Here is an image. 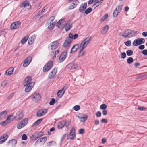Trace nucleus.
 <instances>
[{
	"label": "nucleus",
	"mask_w": 147,
	"mask_h": 147,
	"mask_svg": "<svg viewBox=\"0 0 147 147\" xmlns=\"http://www.w3.org/2000/svg\"><path fill=\"white\" fill-rule=\"evenodd\" d=\"M92 39L91 36L88 37L84 40L80 44L79 51L78 53L77 57L78 58L83 57L84 55L85 51L83 50L87 47V45L90 42Z\"/></svg>",
	"instance_id": "obj_1"
},
{
	"label": "nucleus",
	"mask_w": 147,
	"mask_h": 147,
	"mask_svg": "<svg viewBox=\"0 0 147 147\" xmlns=\"http://www.w3.org/2000/svg\"><path fill=\"white\" fill-rule=\"evenodd\" d=\"M32 79L30 77H27L25 79L24 83V86L25 87V90L26 92H29L34 85V82H31Z\"/></svg>",
	"instance_id": "obj_2"
},
{
	"label": "nucleus",
	"mask_w": 147,
	"mask_h": 147,
	"mask_svg": "<svg viewBox=\"0 0 147 147\" xmlns=\"http://www.w3.org/2000/svg\"><path fill=\"white\" fill-rule=\"evenodd\" d=\"M12 115L13 117H11L12 120L15 119L16 121H19L22 119L24 115V113L22 111L15 112Z\"/></svg>",
	"instance_id": "obj_3"
},
{
	"label": "nucleus",
	"mask_w": 147,
	"mask_h": 147,
	"mask_svg": "<svg viewBox=\"0 0 147 147\" xmlns=\"http://www.w3.org/2000/svg\"><path fill=\"white\" fill-rule=\"evenodd\" d=\"M137 34V32H135L134 31L130 30H127L124 31V34L122 36L123 37L129 38L131 37L134 36Z\"/></svg>",
	"instance_id": "obj_4"
},
{
	"label": "nucleus",
	"mask_w": 147,
	"mask_h": 147,
	"mask_svg": "<svg viewBox=\"0 0 147 147\" xmlns=\"http://www.w3.org/2000/svg\"><path fill=\"white\" fill-rule=\"evenodd\" d=\"M28 122V119L25 118L19 122L17 125V128L18 129H20L25 126Z\"/></svg>",
	"instance_id": "obj_5"
},
{
	"label": "nucleus",
	"mask_w": 147,
	"mask_h": 147,
	"mask_svg": "<svg viewBox=\"0 0 147 147\" xmlns=\"http://www.w3.org/2000/svg\"><path fill=\"white\" fill-rule=\"evenodd\" d=\"M53 66V63L51 61L48 62L44 67L43 71L46 72L49 71L52 67Z\"/></svg>",
	"instance_id": "obj_6"
},
{
	"label": "nucleus",
	"mask_w": 147,
	"mask_h": 147,
	"mask_svg": "<svg viewBox=\"0 0 147 147\" xmlns=\"http://www.w3.org/2000/svg\"><path fill=\"white\" fill-rule=\"evenodd\" d=\"M72 41L66 38L63 44V47L67 48V49H68L71 46Z\"/></svg>",
	"instance_id": "obj_7"
},
{
	"label": "nucleus",
	"mask_w": 147,
	"mask_h": 147,
	"mask_svg": "<svg viewBox=\"0 0 147 147\" xmlns=\"http://www.w3.org/2000/svg\"><path fill=\"white\" fill-rule=\"evenodd\" d=\"M75 130L74 127L72 128L69 134L67 136V139H73L75 137Z\"/></svg>",
	"instance_id": "obj_8"
},
{
	"label": "nucleus",
	"mask_w": 147,
	"mask_h": 147,
	"mask_svg": "<svg viewBox=\"0 0 147 147\" xmlns=\"http://www.w3.org/2000/svg\"><path fill=\"white\" fill-rule=\"evenodd\" d=\"M21 25V22L19 21L16 22L12 23L10 26L11 29H16L18 28Z\"/></svg>",
	"instance_id": "obj_9"
},
{
	"label": "nucleus",
	"mask_w": 147,
	"mask_h": 147,
	"mask_svg": "<svg viewBox=\"0 0 147 147\" xmlns=\"http://www.w3.org/2000/svg\"><path fill=\"white\" fill-rule=\"evenodd\" d=\"M47 110L46 109H43L39 110L37 113L36 116L40 117L44 115L47 112Z\"/></svg>",
	"instance_id": "obj_10"
},
{
	"label": "nucleus",
	"mask_w": 147,
	"mask_h": 147,
	"mask_svg": "<svg viewBox=\"0 0 147 147\" xmlns=\"http://www.w3.org/2000/svg\"><path fill=\"white\" fill-rule=\"evenodd\" d=\"M67 55V51L63 52L61 54L59 58V61L61 63L63 62L65 59Z\"/></svg>",
	"instance_id": "obj_11"
},
{
	"label": "nucleus",
	"mask_w": 147,
	"mask_h": 147,
	"mask_svg": "<svg viewBox=\"0 0 147 147\" xmlns=\"http://www.w3.org/2000/svg\"><path fill=\"white\" fill-rule=\"evenodd\" d=\"M59 45V40H57L52 42L50 45L51 49H55L57 48L58 47Z\"/></svg>",
	"instance_id": "obj_12"
},
{
	"label": "nucleus",
	"mask_w": 147,
	"mask_h": 147,
	"mask_svg": "<svg viewBox=\"0 0 147 147\" xmlns=\"http://www.w3.org/2000/svg\"><path fill=\"white\" fill-rule=\"evenodd\" d=\"M13 117V115H11L9 116L7 118L6 120L1 123V125L3 126H5L7 124L10 122L11 121H12L11 118Z\"/></svg>",
	"instance_id": "obj_13"
},
{
	"label": "nucleus",
	"mask_w": 147,
	"mask_h": 147,
	"mask_svg": "<svg viewBox=\"0 0 147 147\" xmlns=\"http://www.w3.org/2000/svg\"><path fill=\"white\" fill-rule=\"evenodd\" d=\"M78 117L81 122H84L87 120L88 116L86 114H82L81 115L78 116Z\"/></svg>",
	"instance_id": "obj_14"
},
{
	"label": "nucleus",
	"mask_w": 147,
	"mask_h": 147,
	"mask_svg": "<svg viewBox=\"0 0 147 147\" xmlns=\"http://www.w3.org/2000/svg\"><path fill=\"white\" fill-rule=\"evenodd\" d=\"M32 60V58L30 57H28L25 60L23 66L24 67H26L31 62Z\"/></svg>",
	"instance_id": "obj_15"
},
{
	"label": "nucleus",
	"mask_w": 147,
	"mask_h": 147,
	"mask_svg": "<svg viewBox=\"0 0 147 147\" xmlns=\"http://www.w3.org/2000/svg\"><path fill=\"white\" fill-rule=\"evenodd\" d=\"M87 3H85L83 4H82L79 8V12L81 13H83L84 10L86 9L87 7Z\"/></svg>",
	"instance_id": "obj_16"
},
{
	"label": "nucleus",
	"mask_w": 147,
	"mask_h": 147,
	"mask_svg": "<svg viewBox=\"0 0 147 147\" xmlns=\"http://www.w3.org/2000/svg\"><path fill=\"white\" fill-rule=\"evenodd\" d=\"M79 3V1L78 0H76L73 1L72 3L69 7L70 9H72L76 7Z\"/></svg>",
	"instance_id": "obj_17"
},
{
	"label": "nucleus",
	"mask_w": 147,
	"mask_h": 147,
	"mask_svg": "<svg viewBox=\"0 0 147 147\" xmlns=\"http://www.w3.org/2000/svg\"><path fill=\"white\" fill-rule=\"evenodd\" d=\"M77 67V65L76 64L71 63L68 64L67 66V67L69 70H72L75 69Z\"/></svg>",
	"instance_id": "obj_18"
},
{
	"label": "nucleus",
	"mask_w": 147,
	"mask_h": 147,
	"mask_svg": "<svg viewBox=\"0 0 147 147\" xmlns=\"http://www.w3.org/2000/svg\"><path fill=\"white\" fill-rule=\"evenodd\" d=\"M47 138L46 137L40 138L38 139L37 140L36 142L35 143V145H36L40 142L44 143L45 142Z\"/></svg>",
	"instance_id": "obj_19"
},
{
	"label": "nucleus",
	"mask_w": 147,
	"mask_h": 147,
	"mask_svg": "<svg viewBox=\"0 0 147 147\" xmlns=\"http://www.w3.org/2000/svg\"><path fill=\"white\" fill-rule=\"evenodd\" d=\"M40 98L41 97L40 94L39 93H36L34 95L32 100L37 102L39 101Z\"/></svg>",
	"instance_id": "obj_20"
},
{
	"label": "nucleus",
	"mask_w": 147,
	"mask_h": 147,
	"mask_svg": "<svg viewBox=\"0 0 147 147\" xmlns=\"http://www.w3.org/2000/svg\"><path fill=\"white\" fill-rule=\"evenodd\" d=\"M57 72V69L54 68L50 73L49 78L50 79H51L53 78Z\"/></svg>",
	"instance_id": "obj_21"
},
{
	"label": "nucleus",
	"mask_w": 147,
	"mask_h": 147,
	"mask_svg": "<svg viewBox=\"0 0 147 147\" xmlns=\"http://www.w3.org/2000/svg\"><path fill=\"white\" fill-rule=\"evenodd\" d=\"M71 27L72 26L71 24L70 23V22L69 21H67L65 27V31L66 32L68 31L71 28Z\"/></svg>",
	"instance_id": "obj_22"
},
{
	"label": "nucleus",
	"mask_w": 147,
	"mask_h": 147,
	"mask_svg": "<svg viewBox=\"0 0 147 147\" xmlns=\"http://www.w3.org/2000/svg\"><path fill=\"white\" fill-rule=\"evenodd\" d=\"M66 123V121H65L63 120L60 121L58 125V128L59 129L62 128L65 125Z\"/></svg>",
	"instance_id": "obj_23"
},
{
	"label": "nucleus",
	"mask_w": 147,
	"mask_h": 147,
	"mask_svg": "<svg viewBox=\"0 0 147 147\" xmlns=\"http://www.w3.org/2000/svg\"><path fill=\"white\" fill-rule=\"evenodd\" d=\"M65 24V21L64 19H61L59 20L57 22V26L59 27L60 28L61 26L62 27Z\"/></svg>",
	"instance_id": "obj_24"
},
{
	"label": "nucleus",
	"mask_w": 147,
	"mask_h": 147,
	"mask_svg": "<svg viewBox=\"0 0 147 147\" xmlns=\"http://www.w3.org/2000/svg\"><path fill=\"white\" fill-rule=\"evenodd\" d=\"M17 141L15 139H12L9 140L8 142V144H9L12 147H14L16 145Z\"/></svg>",
	"instance_id": "obj_25"
},
{
	"label": "nucleus",
	"mask_w": 147,
	"mask_h": 147,
	"mask_svg": "<svg viewBox=\"0 0 147 147\" xmlns=\"http://www.w3.org/2000/svg\"><path fill=\"white\" fill-rule=\"evenodd\" d=\"M79 47V45L78 44H75L71 48L70 53L75 52L76 51Z\"/></svg>",
	"instance_id": "obj_26"
},
{
	"label": "nucleus",
	"mask_w": 147,
	"mask_h": 147,
	"mask_svg": "<svg viewBox=\"0 0 147 147\" xmlns=\"http://www.w3.org/2000/svg\"><path fill=\"white\" fill-rule=\"evenodd\" d=\"M14 69L13 67H11L7 70L5 72V74L7 76L11 75L13 73L14 71Z\"/></svg>",
	"instance_id": "obj_27"
},
{
	"label": "nucleus",
	"mask_w": 147,
	"mask_h": 147,
	"mask_svg": "<svg viewBox=\"0 0 147 147\" xmlns=\"http://www.w3.org/2000/svg\"><path fill=\"white\" fill-rule=\"evenodd\" d=\"M35 39V36L34 35H32L28 40V43L29 45L32 44L34 42Z\"/></svg>",
	"instance_id": "obj_28"
},
{
	"label": "nucleus",
	"mask_w": 147,
	"mask_h": 147,
	"mask_svg": "<svg viewBox=\"0 0 147 147\" xmlns=\"http://www.w3.org/2000/svg\"><path fill=\"white\" fill-rule=\"evenodd\" d=\"M7 112L6 111H3L0 113V120L3 119L7 115Z\"/></svg>",
	"instance_id": "obj_29"
},
{
	"label": "nucleus",
	"mask_w": 147,
	"mask_h": 147,
	"mask_svg": "<svg viewBox=\"0 0 147 147\" xmlns=\"http://www.w3.org/2000/svg\"><path fill=\"white\" fill-rule=\"evenodd\" d=\"M43 120V119H40L35 122L32 125V126L33 127H36L38 125L42 122Z\"/></svg>",
	"instance_id": "obj_30"
},
{
	"label": "nucleus",
	"mask_w": 147,
	"mask_h": 147,
	"mask_svg": "<svg viewBox=\"0 0 147 147\" xmlns=\"http://www.w3.org/2000/svg\"><path fill=\"white\" fill-rule=\"evenodd\" d=\"M109 29V26L108 25H106L104 27L101 31V33L103 34L106 33L108 31Z\"/></svg>",
	"instance_id": "obj_31"
},
{
	"label": "nucleus",
	"mask_w": 147,
	"mask_h": 147,
	"mask_svg": "<svg viewBox=\"0 0 147 147\" xmlns=\"http://www.w3.org/2000/svg\"><path fill=\"white\" fill-rule=\"evenodd\" d=\"M55 17L52 16L50 17V18L47 20L46 23L48 25H49V24L52 22H53V21L55 19Z\"/></svg>",
	"instance_id": "obj_32"
},
{
	"label": "nucleus",
	"mask_w": 147,
	"mask_h": 147,
	"mask_svg": "<svg viewBox=\"0 0 147 147\" xmlns=\"http://www.w3.org/2000/svg\"><path fill=\"white\" fill-rule=\"evenodd\" d=\"M22 5L24 7H28L27 8L29 9L31 8V6L29 5L28 1H25L22 3Z\"/></svg>",
	"instance_id": "obj_33"
},
{
	"label": "nucleus",
	"mask_w": 147,
	"mask_h": 147,
	"mask_svg": "<svg viewBox=\"0 0 147 147\" xmlns=\"http://www.w3.org/2000/svg\"><path fill=\"white\" fill-rule=\"evenodd\" d=\"M43 135L42 133L41 132H37L35 133L34 134V136H35V137L37 138L42 136Z\"/></svg>",
	"instance_id": "obj_34"
},
{
	"label": "nucleus",
	"mask_w": 147,
	"mask_h": 147,
	"mask_svg": "<svg viewBox=\"0 0 147 147\" xmlns=\"http://www.w3.org/2000/svg\"><path fill=\"white\" fill-rule=\"evenodd\" d=\"M56 22H52V23H51L49 25L48 27V29L49 30H51L52 29V28L54 27V26Z\"/></svg>",
	"instance_id": "obj_35"
},
{
	"label": "nucleus",
	"mask_w": 147,
	"mask_h": 147,
	"mask_svg": "<svg viewBox=\"0 0 147 147\" xmlns=\"http://www.w3.org/2000/svg\"><path fill=\"white\" fill-rule=\"evenodd\" d=\"M103 1V0H98V1L94 4V6H95V8L99 6L102 2Z\"/></svg>",
	"instance_id": "obj_36"
},
{
	"label": "nucleus",
	"mask_w": 147,
	"mask_h": 147,
	"mask_svg": "<svg viewBox=\"0 0 147 147\" xmlns=\"http://www.w3.org/2000/svg\"><path fill=\"white\" fill-rule=\"evenodd\" d=\"M29 36H26L24 38H23L21 41V43L22 44H24L26 42L28 39V38Z\"/></svg>",
	"instance_id": "obj_37"
},
{
	"label": "nucleus",
	"mask_w": 147,
	"mask_h": 147,
	"mask_svg": "<svg viewBox=\"0 0 147 147\" xmlns=\"http://www.w3.org/2000/svg\"><path fill=\"white\" fill-rule=\"evenodd\" d=\"M134 60L133 58L131 57L128 58L127 60V62L129 64H131L133 62Z\"/></svg>",
	"instance_id": "obj_38"
},
{
	"label": "nucleus",
	"mask_w": 147,
	"mask_h": 147,
	"mask_svg": "<svg viewBox=\"0 0 147 147\" xmlns=\"http://www.w3.org/2000/svg\"><path fill=\"white\" fill-rule=\"evenodd\" d=\"M145 40L144 38H141L140 39H138V45L144 43Z\"/></svg>",
	"instance_id": "obj_39"
},
{
	"label": "nucleus",
	"mask_w": 147,
	"mask_h": 147,
	"mask_svg": "<svg viewBox=\"0 0 147 147\" xmlns=\"http://www.w3.org/2000/svg\"><path fill=\"white\" fill-rule=\"evenodd\" d=\"M92 10V8L90 7L88 8L85 11V13L86 14H88L89 13H90Z\"/></svg>",
	"instance_id": "obj_40"
},
{
	"label": "nucleus",
	"mask_w": 147,
	"mask_h": 147,
	"mask_svg": "<svg viewBox=\"0 0 147 147\" xmlns=\"http://www.w3.org/2000/svg\"><path fill=\"white\" fill-rule=\"evenodd\" d=\"M120 13V12H119L117 10H115L113 13V16L114 17H116L117 15H118L119 13Z\"/></svg>",
	"instance_id": "obj_41"
},
{
	"label": "nucleus",
	"mask_w": 147,
	"mask_h": 147,
	"mask_svg": "<svg viewBox=\"0 0 147 147\" xmlns=\"http://www.w3.org/2000/svg\"><path fill=\"white\" fill-rule=\"evenodd\" d=\"M133 51L131 50H128L126 51V53L128 56H130L133 54Z\"/></svg>",
	"instance_id": "obj_42"
},
{
	"label": "nucleus",
	"mask_w": 147,
	"mask_h": 147,
	"mask_svg": "<svg viewBox=\"0 0 147 147\" xmlns=\"http://www.w3.org/2000/svg\"><path fill=\"white\" fill-rule=\"evenodd\" d=\"M80 109V106L76 105L74 106L73 107L75 111H78Z\"/></svg>",
	"instance_id": "obj_43"
},
{
	"label": "nucleus",
	"mask_w": 147,
	"mask_h": 147,
	"mask_svg": "<svg viewBox=\"0 0 147 147\" xmlns=\"http://www.w3.org/2000/svg\"><path fill=\"white\" fill-rule=\"evenodd\" d=\"M107 107V106L105 104H102L100 105V109H101L105 110Z\"/></svg>",
	"instance_id": "obj_44"
},
{
	"label": "nucleus",
	"mask_w": 147,
	"mask_h": 147,
	"mask_svg": "<svg viewBox=\"0 0 147 147\" xmlns=\"http://www.w3.org/2000/svg\"><path fill=\"white\" fill-rule=\"evenodd\" d=\"M1 138L3 139L5 141L7 138L8 136L7 134H4L0 137Z\"/></svg>",
	"instance_id": "obj_45"
},
{
	"label": "nucleus",
	"mask_w": 147,
	"mask_h": 147,
	"mask_svg": "<svg viewBox=\"0 0 147 147\" xmlns=\"http://www.w3.org/2000/svg\"><path fill=\"white\" fill-rule=\"evenodd\" d=\"M67 85H65L63 86V87L61 90L63 91V94L65 92V90L67 88Z\"/></svg>",
	"instance_id": "obj_46"
},
{
	"label": "nucleus",
	"mask_w": 147,
	"mask_h": 147,
	"mask_svg": "<svg viewBox=\"0 0 147 147\" xmlns=\"http://www.w3.org/2000/svg\"><path fill=\"white\" fill-rule=\"evenodd\" d=\"M122 8V6L119 5H118L117 7L116 10H117L119 12H120L121 11Z\"/></svg>",
	"instance_id": "obj_47"
},
{
	"label": "nucleus",
	"mask_w": 147,
	"mask_h": 147,
	"mask_svg": "<svg viewBox=\"0 0 147 147\" xmlns=\"http://www.w3.org/2000/svg\"><path fill=\"white\" fill-rule=\"evenodd\" d=\"M73 35L72 34L70 33L69 35V37L67 38L72 41Z\"/></svg>",
	"instance_id": "obj_48"
},
{
	"label": "nucleus",
	"mask_w": 147,
	"mask_h": 147,
	"mask_svg": "<svg viewBox=\"0 0 147 147\" xmlns=\"http://www.w3.org/2000/svg\"><path fill=\"white\" fill-rule=\"evenodd\" d=\"M108 15L107 14H105L101 19V21L103 22L108 17Z\"/></svg>",
	"instance_id": "obj_49"
},
{
	"label": "nucleus",
	"mask_w": 147,
	"mask_h": 147,
	"mask_svg": "<svg viewBox=\"0 0 147 147\" xmlns=\"http://www.w3.org/2000/svg\"><path fill=\"white\" fill-rule=\"evenodd\" d=\"M131 42L130 40H129L127 41L125 43V45L127 46H131Z\"/></svg>",
	"instance_id": "obj_50"
},
{
	"label": "nucleus",
	"mask_w": 147,
	"mask_h": 147,
	"mask_svg": "<svg viewBox=\"0 0 147 147\" xmlns=\"http://www.w3.org/2000/svg\"><path fill=\"white\" fill-rule=\"evenodd\" d=\"M133 45L135 46H138V38L136 39L133 43Z\"/></svg>",
	"instance_id": "obj_51"
},
{
	"label": "nucleus",
	"mask_w": 147,
	"mask_h": 147,
	"mask_svg": "<svg viewBox=\"0 0 147 147\" xmlns=\"http://www.w3.org/2000/svg\"><path fill=\"white\" fill-rule=\"evenodd\" d=\"M62 91L61 90H59L58 91L57 93V95L59 97H61L63 94V93L62 94H61Z\"/></svg>",
	"instance_id": "obj_52"
},
{
	"label": "nucleus",
	"mask_w": 147,
	"mask_h": 147,
	"mask_svg": "<svg viewBox=\"0 0 147 147\" xmlns=\"http://www.w3.org/2000/svg\"><path fill=\"white\" fill-rule=\"evenodd\" d=\"M27 137L26 134H24L22 135V138L23 140H26L27 139Z\"/></svg>",
	"instance_id": "obj_53"
},
{
	"label": "nucleus",
	"mask_w": 147,
	"mask_h": 147,
	"mask_svg": "<svg viewBox=\"0 0 147 147\" xmlns=\"http://www.w3.org/2000/svg\"><path fill=\"white\" fill-rule=\"evenodd\" d=\"M55 99L54 98H52L51 100L49 102V104L50 105H53L55 102Z\"/></svg>",
	"instance_id": "obj_54"
},
{
	"label": "nucleus",
	"mask_w": 147,
	"mask_h": 147,
	"mask_svg": "<svg viewBox=\"0 0 147 147\" xmlns=\"http://www.w3.org/2000/svg\"><path fill=\"white\" fill-rule=\"evenodd\" d=\"M126 54L125 53H121V57L122 58L124 59L126 57Z\"/></svg>",
	"instance_id": "obj_55"
},
{
	"label": "nucleus",
	"mask_w": 147,
	"mask_h": 147,
	"mask_svg": "<svg viewBox=\"0 0 147 147\" xmlns=\"http://www.w3.org/2000/svg\"><path fill=\"white\" fill-rule=\"evenodd\" d=\"M84 131V129H81L79 131V133L80 134H83Z\"/></svg>",
	"instance_id": "obj_56"
},
{
	"label": "nucleus",
	"mask_w": 147,
	"mask_h": 147,
	"mask_svg": "<svg viewBox=\"0 0 147 147\" xmlns=\"http://www.w3.org/2000/svg\"><path fill=\"white\" fill-rule=\"evenodd\" d=\"M56 144V142L54 141H51L49 143V145L51 146L53 145H55Z\"/></svg>",
	"instance_id": "obj_57"
},
{
	"label": "nucleus",
	"mask_w": 147,
	"mask_h": 147,
	"mask_svg": "<svg viewBox=\"0 0 147 147\" xmlns=\"http://www.w3.org/2000/svg\"><path fill=\"white\" fill-rule=\"evenodd\" d=\"M101 115V113L100 111H98L96 113V115L97 117H100Z\"/></svg>",
	"instance_id": "obj_58"
},
{
	"label": "nucleus",
	"mask_w": 147,
	"mask_h": 147,
	"mask_svg": "<svg viewBox=\"0 0 147 147\" xmlns=\"http://www.w3.org/2000/svg\"><path fill=\"white\" fill-rule=\"evenodd\" d=\"M107 121V120L106 119L104 118H102L101 120V122L102 123H106Z\"/></svg>",
	"instance_id": "obj_59"
},
{
	"label": "nucleus",
	"mask_w": 147,
	"mask_h": 147,
	"mask_svg": "<svg viewBox=\"0 0 147 147\" xmlns=\"http://www.w3.org/2000/svg\"><path fill=\"white\" fill-rule=\"evenodd\" d=\"M7 84V82L6 81H3L1 83V86H5Z\"/></svg>",
	"instance_id": "obj_60"
},
{
	"label": "nucleus",
	"mask_w": 147,
	"mask_h": 147,
	"mask_svg": "<svg viewBox=\"0 0 147 147\" xmlns=\"http://www.w3.org/2000/svg\"><path fill=\"white\" fill-rule=\"evenodd\" d=\"M142 53L143 55H147V50H143L142 51Z\"/></svg>",
	"instance_id": "obj_61"
},
{
	"label": "nucleus",
	"mask_w": 147,
	"mask_h": 147,
	"mask_svg": "<svg viewBox=\"0 0 147 147\" xmlns=\"http://www.w3.org/2000/svg\"><path fill=\"white\" fill-rule=\"evenodd\" d=\"M78 34H75L74 35H73V37L72 40L73 39H76L77 38V37H78Z\"/></svg>",
	"instance_id": "obj_62"
},
{
	"label": "nucleus",
	"mask_w": 147,
	"mask_h": 147,
	"mask_svg": "<svg viewBox=\"0 0 147 147\" xmlns=\"http://www.w3.org/2000/svg\"><path fill=\"white\" fill-rule=\"evenodd\" d=\"M107 111L106 110H104L102 111V114L104 115H106L107 114Z\"/></svg>",
	"instance_id": "obj_63"
},
{
	"label": "nucleus",
	"mask_w": 147,
	"mask_h": 147,
	"mask_svg": "<svg viewBox=\"0 0 147 147\" xmlns=\"http://www.w3.org/2000/svg\"><path fill=\"white\" fill-rule=\"evenodd\" d=\"M145 48V46L144 45H140L139 46V48L140 49L142 50L144 49Z\"/></svg>",
	"instance_id": "obj_64"
}]
</instances>
